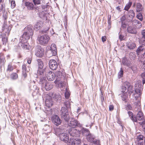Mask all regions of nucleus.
<instances>
[{"label":"nucleus","mask_w":145,"mask_h":145,"mask_svg":"<svg viewBox=\"0 0 145 145\" xmlns=\"http://www.w3.org/2000/svg\"><path fill=\"white\" fill-rule=\"evenodd\" d=\"M127 47L130 49H133L136 46L135 44L131 42H127Z\"/></svg>","instance_id":"bb28decb"},{"label":"nucleus","mask_w":145,"mask_h":145,"mask_svg":"<svg viewBox=\"0 0 145 145\" xmlns=\"http://www.w3.org/2000/svg\"><path fill=\"white\" fill-rule=\"evenodd\" d=\"M125 93H124L122 94V96H121L122 100L125 102L126 101V99L127 98V97L126 95H123V94H124Z\"/></svg>","instance_id":"3c124183"},{"label":"nucleus","mask_w":145,"mask_h":145,"mask_svg":"<svg viewBox=\"0 0 145 145\" xmlns=\"http://www.w3.org/2000/svg\"><path fill=\"white\" fill-rule=\"evenodd\" d=\"M142 87L143 86H142V83L141 82L138 81L136 83L135 85V94L137 95L135 96L136 100L137 99V98L140 97V96L142 94Z\"/></svg>","instance_id":"f257e3e1"},{"label":"nucleus","mask_w":145,"mask_h":145,"mask_svg":"<svg viewBox=\"0 0 145 145\" xmlns=\"http://www.w3.org/2000/svg\"><path fill=\"white\" fill-rule=\"evenodd\" d=\"M143 136L142 135H140L137 137L136 142H140L143 140Z\"/></svg>","instance_id":"79ce46f5"},{"label":"nucleus","mask_w":145,"mask_h":145,"mask_svg":"<svg viewBox=\"0 0 145 145\" xmlns=\"http://www.w3.org/2000/svg\"><path fill=\"white\" fill-rule=\"evenodd\" d=\"M32 35L27 32H25L20 38V40L27 42V40L29 39L30 37Z\"/></svg>","instance_id":"2eb2a0df"},{"label":"nucleus","mask_w":145,"mask_h":145,"mask_svg":"<svg viewBox=\"0 0 145 145\" xmlns=\"http://www.w3.org/2000/svg\"><path fill=\"white\" fill-rule=\"evenodd\" d=\"M43 23L42 22L39 21L37 22L34 25V29L35 30L37 31L40 29L42 26Z\"/></svg>","instance_id":"a211bd4d"},{"label":"nucleus","mask_w":145,"mask_h":145,"mask_svg":"<svg viewBox=\"0 0 145 145\" xmlns=\"http://www.w3.org/2000/svg\"><path fill=\"white\" fill-rule=\"evenodd\" d=\"M52 119L53 123L56 125L60 124L61 123V120L57 115H54L52 117Z\"/></svg>","instance_id":"4468645a"},{"label":"nucleus","mask_w":145,"mask_h":145,"mask_svg":"<svg viewBox=\"0 0 145 145\" xmlns=\"http://www.w3.org/2000/svg\"><path fill=\"white\" fill-rule=\"evenodd\" d=\"M138 123L140 125L143 126L145 124V119L142 122H138Z\"/></svg>","instance_id":"69168bd1"},{"label":"nucleus","mask_w":145,"mask_h":145,"mask_svg":"<svg viewBox=\"0 0 145 145\" xmlns=\"http://www.w3.org/2000/svg\"><path fill=\"white\" fill-rule=\"evenodd\" d=\"M126 109L127 110H133V108L130 104L127 105L126 107Z\"/></svg>","instance_id":"de8ad7c7"},{"label":"nucleus","mask_w":145,"mask_h":145,"mask_svg":"<svg viewBox=\"0 0 145 145\" xmlns=\"http://www.w3.org/2000/svg\"><path fill=\"white\" fill-rule=\"evenodd\" d=\"M10 92V93L11 94L14 95L15 94L14 92L11 88H10L9 89Z\"/></svg>","instance_id":"0e129e2a"},{"label":"nucleus","mask_w":145,"mask_h":145,"mask_svg":"<svg viewBox=\"0 0 145 145\" xmlns=\"http://www.w3.org/2000/svg\"><path fill=\"white\" fill-rule=\"evenodd\" d=\"M139 42L140 44L142 45L145 46V39L141 38Z\"/></svg>","instance_id":"09e8293b"},{"label":"nucleus","mask_w":145,"mask_h":145,"mask_svg":"<svg viewBox=\"0 0 145 145\" xmlns=\"http://www.w3.org/2000/svg\"><path fill=\"white\" fill-rule=\"evenodd\" d=\"M55 76L56 78L54 82L55 84H57L58 81H59L62 77V73L61 71H58L56 72Z\"/></svg>","instance_id":"aec40b11"},{"label":"nucleus","mask_w":145,"mask_h":145,"mask_svg":"<svg viewBox=\"0 0 145 145\" xmlns=\"http://www.w3.org/2000/svg\"><path fill=\"white\" fill-rule=\"evenodd\" d=\"M127 31L128 33L135 34L137 33L136 29L133 26H129L127 29Z\"/></svg>","instance_id":"6ab92c4d"},{"label":"nucleus","mask_w":145,"mask_h":145,"mask_svg":"<svg viewBox=\"0 0 145 145\" xmlns=\"http://www.w3.org/2000/svg\"><path fill=\"white\" fill-rule=\"evenodd\" d=\"M10 78L13 80H15L18 77V74L16 73H13L10 75Z\"/></svg>","instance_id":"a19ab883"},{"label":"nucleus","mask_w":145,"mask_h":145,"mask_svg":"<svg viewBox=\"0 0 145 145\" xmlns=\"http://www.w3.org/2000/svg\"><path fill=\"white\" fill-rule=\"evenodd\" d=\"M86 138L88 141L93 143L91 145H99V141L95 139L94 136L91 133L87 136Z\"/></svg>","instance_id":"39448f33"},{"label":"nucleus","mask_w":145,"mask_h":145,"mask_svg":"<svg viewBox=\"0 0 145 145\" xmlns=\"http://www.w3.org/2000/svg\"><path fill=\"white\" fill-rule=\"evenodd\" d=\"M49 29V28L48 27H47L45 29L41 31L42 33H46L48 31Z\"/></svg>","instance_id":"864d4df0"},{"label":"nucleus","mask_w":145,"mask_h":145,"mask_svg":"<svg viewBox=\"0 0 145 145\" xmlns=\"http://www.w3.org/2000/svg\"><path fill=\"white\" fill-rule=\"evenodd\" d=\"M50 39L49 36L46 35L40 36L38 37L39 43L44 45L48 43Z\"/></svg>","instance_id":"7ed1b4c3"},{"label":"nucleus","mask_w":145,"mask_h":145,"mask_svg":"<svg viewBox=\"0 0 145 145\" xmlns=\"http://www.w3.org/2000/svg\"><path fill=\"white\" fill-rule=\"evenodd\" d=\"M49 65L50 68L53 70H55L57 68V64L54 59L50 60L49 61Z\"/></svg>","instance_id":"9d476101"},{"label":"nucleus","mask_w":145,"mask_h":145,"mask_svg":"<svg viewBox=\"0 0 145 145\" xmlns=\"http://www.w3.org/2000/svg\"><path fill=\"white\" fill-rule=\"evenodd\" d=\"M134 105V110L135 111L138 112L141 110V106L140 102V97L137 98Z\"/></svg>","instance_id":"0eeeda50"},{"label":"nucleus","mask_w":145,"mask_h":145,"mask_svg":"<svg viewBox=\"0 0 145 145\" xmlns=\"http://www.w3.org/2000/svg\"><path fill=\"white\" fill-rule=\"evenodd\" d=\"M32 58L31 57L28 58L27 59V63L29 64H30Z\"/></svg>","instance_id":"e2e57ef3"},{"label":"nucleus","mask_w":145,"mask_h":145,"mask_svg":"<svg viewBox=\"0 0 145 145\" xmlns=\"http://www.w3.org/2000/svg\"><path fill=\"white\" fill-rule=\"evenodd\" d=\"M106 37L105 36H103L101 38V39L103 42H104L106 40Z\"/></svg>","instance_id":"338daca9"},{"label":"nucleus","mask_w":145,"mask_h":145,"mask_svg":"<svg viewBox=\"0 0 145 145\" xmlns=\"http://www.w3.org/2000/svg\"><path fill=\"white\" fill-rule=\"evenodd\" d=\"M12 27V26L11 25H8L7 23H6L5 22V21L3 27V30L5 33L8 34Z\"/></svg>","instance_id":"ddd939ff"},{"label":"nucleus","mask_w":145,"mask_h":145,"mask_svg":"<svg viewBox=\"0 0 145 145\" xmlns=\"http://www.w3.org/2000/svg\"><path fill=\"white\" fill-rule=\"evenodd\" d=\"M142 38L145 39V30H143L142 32Z\"/></svg>","instance_id":"bf43d9fd"},{"label":"nucleus","mask_w":145,"mask_h":145,"mask_svg":"<svg viewBox=\"0 0 145 145\" xmlns=\"http://www.w3.org/2000/svg\"><path fill=\"white\" fill-rule=\"evenodd\" d=\"M24 31L25 32H27L30 33L31 35L33 34V31L32 29V27L31 25H28L25 27L24 29Z\"/></svg>","instance_id":"412c9836"},{"label":"nucleus","mask_w":145,"mask_h":145,"mask_svg":"<svg viewBox=\"0 0 145 145\" xmlns=\"http://www.w3.org/2000/svg\"><path fill=\"white\" fill-rule=\"evenodd\" d=\"M81 132L82 135L86 136V137L90 134L89 130L85 128H82L81 130Z\"/></svg>","instance_id":"5701e85b"},{"label":"nucleus","mask_w":145,"mask_h":145,"mask_svg":"<svg viewBox=\"0 0 145 145\" xmlns=\"http://www.w3.org/2000/svg\"><path fill=\"white\" fill-rule=\"evenodd\" d=\"M53 87V85L51 84L50 82H47L44 86V87L46 90H49L52 89Z\"/></svg>","instance_id":"cd10ccee"},{"label":"nucleus","mask_w":145,"mask_h":145,"mask_svg":"<svg viewBox=\"0 0 145 145\" xmlns=\"http://www.w3.org/2000/svg\"><path fill=\"white\" fill-rule=\"evenodd\" d=\"M48 48L49 51L51 52L52 56H55L57 54V48L55 44H52L50 47H48Z\"/></svg>","instance_id":"6e6552de"},{"label":"nucleus","mask_w":145,"mask_h":145,"mask_svg":"<svg viewBox=\"0 0 145 145\" xmlns=\"http://www.w3.org/2000/svg\"><path fill=\"white\" fill-rule=\"evenodd\" d=\"M128 113L130 118L133 116V113L132 112L129 111L128 112Z\"/></svg>","instance_id":"680f3d73"},{"label":"nucleus","mask_w":145,"mask_h":145,"mask_svg":"<svg viewBox=\"0 0 145 145\" xmlns=\"http://www.w3.org/2000/svg\"><path fill=\"white\" fill-rule=\"evenodd\" d=\"M2 41L3 45H5L7 41V39L5 35H4L2 37Z\"/></svg>","instance_id":"37998d69"},{"label":"nucleus","mask_w":145,"mask_h":145,"mask_svg":"<svg viewBox=\"0 0 145 145\" xmlns=\"http://www.w3.org/2000/svg\"><path fill=\"white\" fill-rule=\"evenodd\" d=\"M25 5L28 9L29 10L33 9V5L32 3L27 2L25 3Z\"/></svg>","instance_id":"72a5a7b5"},{"label":"nucleus","mask_w":145,"mask_h":145,"mask_svg":"<svg viewBox=\"0 0 145 145\" xmlns=\"http://www.w3.org/2000/svg\"><path fill=\"white\" fill-rule=\"evenodd\" d=\"M68 132L70 135L73 137H78L80 136V131L73 128H69Z\"/></svg>","instance_id":"423d86ee"},{"label":"nucleus","mask_w":145,"mask_h":145,"mask_svg":"<svg viewBox=\"0 0 145 145\" xmlns=\"http://www.w3.org/2000/svg\"><path fill=\"white\" fill-rule=\"evenodd\" d=\"M67 142V145H80L81 142L80 139L70 138Z\"/></svg>","instance_id":"20e7f679"},{"label":"nucleus","mask_w":145,"mask_h":145,"mask_svg":"<svg viewBox=\"0 0 145 145\" xmlns=\"http://www.w3.org/2000/svg\"><path fill=\"white\" fill-rule=\"evenodd\" d=\"M144 49L143 46H140L137 49L136 51L137 54L138 55L141 52H143Z\"/></svg>","instance_id":"e433bc0d"},{"label":"nucleus","mask_w":145,"mask_h":145,"mask_svg":"<svg viewBox=\"0 0 145 145\" xmlns=\"http://www.w3.org/2000/svg\"><path fill=\"white\" fill-rule=\"evenodd\" d=\"M136 145H143V143L142 141L140 142H135Z\"/></svg>","instance_id":"774afa93"},{"label":"nucleus","mask_w":145,"mask_h":145,"mask_svg":"<svg viewBox=\"0 0 145 145\" xmlns=\"http://www.w3.org/2000/svg\"><path fill=\"white\" fill-rule=\"evenodd\" d=\"M122 63L123 64L129 68L131 67V64L130 63L129 61L125 59H123L122 60Z\"/></svg>","instance_id":"7c9ffc66"},{"label":"nucleus","mask_w":145,"mask_h":145,"mask_svg":"<svg viewBox=\"0 0 145 145\" xmlns=\"http://www.w3.org/2000/svg\"><path fill=\"white\" fill-rule=\"evenodd\" d=\"M11 7L12 8H14L15 6V2L14 1H12L11 2Z\"/></svg>","instance_id":"13d9d810"},{"label":"nucleus","mask_w":145,"mask_h":145,"mask_svg":"<svg viewBox=\"0 0 145 145\" xmlns=\"http://www.w3.org/2000/svg\"><path fill=\"white\" fill-rule=\"evenodd\" d=\"M64 104L66 109H67L70 107V102L68 99H66L64 103Z\"/></svg>","instance_id":"4c0bfd02"},{"label":"nucleus","mask_w":145,"mask_h":145,"mask_svg":"<svg viewBox=\"0 0 145 145\" xmlns=\"http://www.w3.org/2000/svg\"><path fill=\"white\" fill-rule=\"evenodd\" d=\"M44 70L43 69H38L37 72V75L38 76H40V77H42L44 76Z\"/></svg>","instance_id":"f704fd0d"},{"label":"nucleus","mask_w":145,"mask_h":145,"mask_svg":"<svg viewBox=\"0 0 145 145\" xmlns=\"http://www.w3.org/2000/svg\"><path fill=\"white\" fill-rule=\"evenodd\" d=\"M128 16L131 18H133L135 16V13L132 10H130L128 12Z\"/></svg>","instance_id":"c9c22d12"},{"label":"nucleus","mask_w":145,"mask_h":145,"mask_svg":"<svg viewBox=\"0 0 145 145\" xmlns=\"http://www.w3.org/2000/svg\"><path fill=\"white\" fill-rule=\"evenodd\" d=\"M38 66V69H43L44 67V64L42 60L39 59H37V60Z\"/></svg>","instance_id":"b1692460"},{"label":"nucleus","mask_w":145,"mask_h":145,"mask_svg":"<svg viewBox=\"0 0 145 145\" xmlns=\"http://www.w3.org/2000/svg\"><path fill=\"white\" fill-rule=\"evenodd\" d=\"M22 72H28L29 71H30V69L29 67L28 69H27L26 65L25 64H24L22 66Z\"/></svg>","instance_id":"c03bdc74"},{"label":"nucleus","mask_w":145,"mask_h":145,"mask_svg":"<svg viewBox=\"0 0 145 145\" xmlns=\"http://www.w3.org/2000/svg\"><path fill=\"white\" fill-rule=\"evenodd\" d=\"M142 14L140 13H139L137 15V18L141 21L142 20Z\"/></svg>","instance_id":"4d7b16f0"},{"label":"nucleus","mask_w":145,"mask_h":145,"mask_svg":"<svg viewBox=\"0 0 145 145\" xmlns=\"http://www.w3.org/2000/svg\"><path fill=\"white\" fill-rule=\"evenodd\" d=\"M39 16L40 17L44 20L46 18V14L44 11H42L39 13Z\"/></svg>","instance_id":"473e14b6"},{"label":"nucleus","mask_w":145,"mask_h":145,"mask_svg":"<svg viewBox=\"0 0 145 145\" xmlns=\"http://www.w3.org/2000/svg\"><path fill=\"white\" fill-rule=\"evenodd\" d=\"M131 2H129V3L125 6L124 8V10H128V9L132 5Z\"/></svg>","instance_id":"49530a36"},{"label":"nucleus","mask_w":145,"mask_h":145,"mask_svg":"<svg viewBox=\"0 0 145 145\" xmlns=\"http://www.w3.org/2000/svg\"><path fill=\"white\" fill-rule=\"evenodd\" d=\"M68 124L69 126L71 127L72 128H73L76 127H79L81 126V124L77 120H74L73 119Z\"/></svg>","instance_id":"1a4fd4ad"},{"label":"nucleus","mask_w":145,"mask_h":145,"mask_svg":"<svg viewBox=\"0 0 145 145\" xmlns=\"http://www.w3.org/2000/svg\"><path fill=\"white\" fill-rule=\"evenodd\" d=\"M56 99H57V101H60L61 100V96L58 94H56L55 96Z\"/></svg>","instance_id":"8fccbe9b"},{"label":"nucleus","mask_w":145,"mask_h":145,"mask_svg":"<svg viewBox=\"0 0 145 145\" xmlns=\"http://www.w3.org/2000/svg\"><path fill=\"white\" fill-rule=\"evenodd\" d=\"M62 119L66 122H68L70 119L69 115L68 110L65 107H62L60 111Z\"/></svg>","instance_id":"f03ea898"},{"label":"nucleus","mask_w":145,"mask_h":145,"mask_svg":"<svg viewBox=\"0 0 145 145\" xmlns=\"http://www.w3.org/2000/svg\"><path fill=\"white\" fill-rule=\"evenodd\" d=\"M33 1L35 5H39L40 4L39 0H33Z\"/></svg>","instance_id":"603ef678"},{"label":"nucleus","mask_w":145,"mask_h":145,"mask_svg":"<svg viewBox=\"0 0 145 145\" xmlns=\"http://www.w3.org/2000/svg\"><path fill=\"white\" fill-rule=\"evenodd\" d=\"M47 79L50 81H52L55 78V74L51 71L49 72L47 74Z\"/></svg>","instance_id":"f3484780"},{"label":"nucleus","mask_w":145,"mask_h":145,"mask_svg":"<svg viewBox=\"0 0 145 145\" xmlns=\"http://www.w3.org/2000/svg\"><path fill=\"white\" fill-rule=\"evenodd\" d=\"M47 82V81L45 77H43L40 78L39 81V83L42 85V87H44V86L45 85Z\"/></svg>","instance_id":"393cba45"},{"label":"nucleus","mask_w":145,"mask_h":145,"mask_svg":"<svg viewBox=\"0 0 145 145\" xmlns=\"http://www.w3.org/2000/svg\"><path fill=\"white\" fill-rule=\"evenodd\" d=\"M55 130L56 133L59 135V134H60V133H62V132L64 131V129L63 127L60 126L59 128H56L55 129Z\"/></svg>","instance_id":"c756f323"},{"label":"nucleus","mask_w":145,"mask_h":145,"mask_svg":"<svg viewBox=\"0 0 145 145\" xmlns=\"http://www.w3.org/2000/svg\"><path fill=\"white\" fill-rule=\"evenodd\" d=\"M132 120L134 122H137V117H136L135 116H133V117H131V118Z\"/></svg>","instance_id":"5fc2aeb1"},{"label":"nucleus","mask_w":145,"mask_h":145,"mask_svg":"<svg viewBox=\"0 0 145 145\" xmlns=\"http://www.w3.org/2000/svg\"><path fill=\"white\" fill-rule=\"evenodd\" d=\"M125 84L127 85V86L128 88V90L129 91V93H133L134 91L133 89V86H131L130 84L127 82L125 83Z\"/></svg>","instance_id":"c85d7f7f"},{"label":"nucleus","mask_w":145,"mask_h":145,"mask_svg":"<svg viewBox=\"0 0 145 145\" xmlns=\"http://www.w3.org/2000/svg\"><path fill=\"white\" fill-rule=\"evenodd\" d=\"M136 11L137 12H139L141 11L143 9V7L141 4L139 3H137L136 5Z\"/></svg>","instance_id":"2f4dec72"},{"label":"nucleus","mask_w":145,"mask_h":145,"mask_svg":"<svg viewBox=\"0 0 145 145\" xmlns=\"http://www.w3.org/2000/svg\"><path fill=\"white\" fill-rule=\"evenodd\" d=\"M60 139L61 141H64L65 142H67L69 140L68 135L66 133H62L59 134Z\"/></svg>","instance_id":"f8f14e48"},{"label":"nucleus","mask_w":145,"mask_h":145,"mask_svg":"<svg viewBox=\"0 0 145 145\" xmlns=\"http://www.w3.org/2000/svg\"><path fill=\"white\" fill-rule=\"evenodd\" d=\"M35 55L38 57H41L44 54V49L40 46L37 47Z\"/></svg>","instance_id":"9b49d317"},{"label":"nucleus","mask_w":145,"mask_h":145,"mask_svg":"<svg viewBox=\"0 0 145 145\" xmlns=\"http://www.w3.org/2000/svg\"><path fill=\"white\" fill-rule=\"evenodd\" d=\"M45 103L46 106L48 107H50L53 104V102L52 99L50 97L47 98L45 100Z\"/></svg>","instance_id":"4be33fe9"},{"label":"nucleus","mask_w":145,"mask_h":145,"mask_svg":"<svg viewBox=\"0 0 145 145\" xmlns=\"http://www.w3.org/2000/svg\"><path fill=\"white\" fill-rule=\"evenodd\" d=\"M19 46H21L22 48L25 50H29L30 46L27 42L20 40L19 44Z\"/></svg>","instance_id":"dca6fc26"},{"label":"nucleus","mask_w":145,"mask_h":145,"mask_svg":"<svg viewBox=\"0 0 145 145\" xmlns=\"http://www.w3.org/2000/svg\"><path fill=\"white\" fill-rule=\"evenodd\" d=\"M123 71L122 68H120V70L118 73V77L119 78L122 77L123 74Z\"/></svg>","instance_id":"a18cd8bd"},{"label":"nucleus","mask_w":145,"mask_h":145,"mask_svg":"<svg viewBox=\"0 0 145 145\" xmlns=\"http://www.w3.org/2000/svg\"><path fill=\"white\" fill-rule=\"evenodd\" d=\"M13 69V67L12 65V64L10 63L8 64V66L7 70V71H9L10 72L12 71Z\"/></svg>","instance_id":"58836bf2"},{"label":"nucleus","mask_w":145,"mask_h":145,"mask_svg":"<svg viewBox=\"0 0 145 145\" xmlns=\"http://www.w3.org/2000/svg\"><path fill=\"white\" fill-rule=\"evenodd\" d=\"M126 89V87L125 86H123L121 88V92H122L123 93H124L125 92Z\"/></svg>","instance_id":"6e6d98bb"},{"label":"nucleus","mask_w":145,"mask_h":145,"mask_svg":"<svg viewBox=\"0 0 145 145\" xmlns=\"http://www.w3.org/2000/svg\"><path fill=\"white\" fill-rule=\"evenodd\" d=\"M137 115V117L138 120L139 121L142 120L144 119L143 114L141 111L138 112Z\"/></svg>","instance_id":"a878e982"},{"label":"nucleus","mask_w":145,"mask_h":145,"mask_svg":"<svg viewBox=\"0 0 145 145\" xmlns=\"http://www.w3.org/2000/svg\"><path fill=\"white\" fill-rule=\"evenodd\" d=\"M5 57L3 54H0V64L3 65L5 63Z\"/></svg>","instance_id":"ea45409f"},{"label":"nucleus","mask_w":145,"mask_h":145,"mask_svg":"<svg viewBox=\"0 0 145 145\" xmlns=\"http://www.w3.org/2000/svg\"><path fill=\"white\" fill-rule=\"evenodd\" d=\"M70 96V94L68 92H66L65 94V97L66 99H68L69 97Z\"/></svg>","instance_id":"052dcab7"}]
</instances>
